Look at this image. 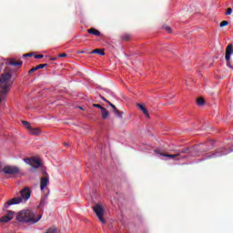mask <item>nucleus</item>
I'll use <instances>...</instances> for the list:
<instances>
[{"label":"nucleus","instance_id":"nucleus-5","mask_svg":"<svg viewBox=\"0 0 233 233\" xmlns=\"http://www.w3.org/2000/svg\"><path fill=\"white\" fill-rule=\"evenodd\" d=\"M93 211L95 212L96 216L98 218L100 223H103L105 225L106 223V220L103 216H105V208L101 206V204H96L93 207Z\"/></svg>","mask_w":233,"mask_h":233},{"label":"nucleus","instance_id":"nucleus-11","mask_svg":"<svg viewBox=\"0 0 233 233\" xmlns=\"http://www.w3.org/2000/svg\"><path fill=\"white\" fill-rule=\"evenodd\" d=\"M137 106H138V108L141 110V112H143L146 117H150V115L148 114V109H147V107L143 104H137Z\"/></svg>","mask_w":233,"mask_h":233},{"label":"nucleus","instance_id":"nucleus-10","mask_svg":"<svg viewBox=\"0 0 233 233\" xmlns=\"http://www.w3.org/2000/svg\"><path fill=\"white\" fill-rule=\"evenodd\" d=\"M200 145H204L205 147H219L221 145L218 140L208 139V141L201 143Z\"/></svg>","mask_w":233,"mask_h":233},{"label":"nucleus","instance_id":"nucleus-9","mask_svg":"<svg viewBox=\"0 0 233 233\" xmlns=\"http://www.w3.org/2000/svg\"><path fill=\"white\" fill-rule=\"evenodd\" d=\"M6 65H10V66H17L18 68H21V66H23V61H17L15 59H9L6 62Z\"/></svg>","mask_w":233,"mask_h":233},{"label":"nucleus","instance_id":"nucleus-29","mask_svg":"<svg viewBox=\"0 0 233 233\" xmlns=\"http://www.w3.org/2000/svg\"><path fill=\"white\" fill-rule=\"evenodd\" d=\"M37 70V67H32L29 71L28 74H32Z\"/></svg>","mask_w":233,"mask_h":233},{"label":"nucleus","instance_id":"nucleus-17","mask_svg":"<svg viewBox=\"0 0 233 233\" xmlns=\"http://www.w3.org/2000/svg\"><path fill=\"white\" fill-rule=\"evenodd\" d=\"M101 114H102V119H106V117H108V111L106 110V108L102 107L101 109Z\"/></svg>","mask_w":233,"mask_h":233},{"label":"nucleus","instance_id":"nucleus-7","mask_svg":"<svg viewBox=\"0 0 233 233\" xmlns=\"http://www.w3.org/2000/svg\"><path fill=\"white\" fill-rule=\"evenodd\" d=\"M3 172L9 174L10 176H14L15 174H19V167L15 166H5L3 168Z\"/></svg>","mask_w":233,"mask_h":233},{"label":"nucleus","instance_id":"nucleus-27","mask_svg":"<svg viewBox=\"0 0 233 233\" xmlns=\"http://www.w3.org/2000/svg\"><path fill=\"white\" fill-rule=\"evenodd\" d=\"M93 107L94 108H99L100 110H102V108H104L101 105L99 104H93Z\"/></svg>","mask_w":233,"mask_h":233},{"label":"nucleus","instance_id":"nucleus-28","mask_svg":"<svg viewBox=\"0 0 233 233\" xmlns=\"http://www.w3.org/2000/svg\"><path fill=\"white\" fill-rule=\"evenodd\" d=\"M43 57H45V56H43V55L35 56V59H43Z\"/></svg>","mask_w":233,"mask_h":233},{"label":"nucleus","instance_id":"nucleus-14","mask_svg":"<svg viewBox=\"0 0 233 233\" xmlns=\"http://www.w3.org/2000/svg\"><path fill=\"white\" fill-rule=\"evenodd\" d=\"M111 108H113V112L116 116V117H123V115H121V112L117 110V107H116L115 105H111Z\"/></svg>","mask_w":233,"mask_h":233},{"label":"nucleus","instance_id":"nucleus-15","mask_svg":"<svg viewBox=\"0 0 233 233\" xmlns=\"http://www.w3.org/2000/svg\"><path fill=\"white\" fill-rule=\"evenodd\" d=\"M48 199L47 195H45L44 198H42L40 204L38 206V208H43L44 206L46 205V200Z\"/></svg>","mask_w":233,"mask_h":233},{"label":"nucleus","instance_id":"nucleus-4","mask_svg":"<svg viewBox=\"0 0 233 233\" xmlns=\"http://www.w3.org/2000/svg\"><path fill=\"white\" fill-rule=\"evenodd\" d=\"M225 59L227 61V66L228 68H231L233 70V43L228 45L226 47V56Z\"/></svg>","mask_w":233,"mask_h":233},{"label":"nucleus","instance_id":"nucleus-18","mask_svg":"<svg viewBox=\"0 0 233 233\" xmlns=\"http://www.w3.org/2000/svg\"><path fill=\"white\" fill-rule=\"evenodd\" d=\"M160 156H163L164 157H170L171 159H174V157H177V154L175 155H170V154H167V153H162L160 154Z\"/></svg>","mask_w":233,"mask_h":233},{"label":"nucleus","instance_id":"nucleus-33","mask_svg":"<svg viewBox=\"0 0 233 233\" xmlns=\"http://www.w3.org/2000/svg\"><path fill=\"white\" fill-rule=\"evenodd\" d=\"M106 103H107V105H109V106H112V105H114V104H112L110 101H106Z\"/></svg>","mask_w":233,"mask_h":233},{"label":"nucleus","instance_id":"nucleus-3","mask_svg":"<svg viewBox=\"0 0 233 233\" xmlns=\"http://www.w3.org/2000/svg\"><path fill=\"white\" fill-rule=\"evenodd\" d=\"M16 219L21 223H30L31 225H34L41 219V216L35 218V215L34 214V212H32V210L25 209L17 214Z\"/></svg>","mask_w":233,"mask_h":233},{"label":"nucleus","instance_id":"nucleus-6","mask_svg":"<svg viewBox=\"0 0 233 233\" xmlns=\"http://www.w3.org/2000/svg\"><path fill=\"white\" fill-rule=\"evenodd\" d=\"M25 163H26L27 165H30L31 167V172H36L37 168H39V167H41V161H39V159L35 158V157H27L24 159Z\"/></svg>","mask_w":233,"mask_h":233},{"label":"nucleus","instance_id":"nucleus-19","mask_svg":"<svg viewBox=\"0 0 233 233\" xmlns=\"http://www.w3.org/2000/svg\"><path fill=\"white\" fill-rule=\"evenodd\" d=\"M130 37H131L130 34H124L121 35L122 41H130Z\"/></svg>","mask_w":233,"mask_h":233},{"label":"nucleus","instance_id":"nucleus-37","mask_svg":"<svg viewBox=\"0 0 233 233\" xmlns=\"http://www.w3.org/2000/svg\"><path fill=\"white\" fill-rule=\"evenodd\" d=\"M80 110H83V107L79 106Z\"/></svg>","mask_w":233,"mask_h":233},{"label":"nucleus","instance_id":"nucleus-36","mask_svg":"<svg viewBox=\"0 0 233 233\" xmlns=\"http://www.w3.org/2000/svg\"><path fill=\"white\" fill-rule=\"evenodd\" d=\"M51 61H56V58H51Z\"/></svg>","mask_w":233,"mask_h":233},{"label":"nucleus","instance_id":"nucleus-35","mask_svg":"<svg viewBox=\"0 0 233 233\" xmlns=\"http://www.w3.org/2000/svg\"><path fill=\"white\" fill-rule=\"evenodd\" d=\"M78 54H85V51H78Z\"/></svg>","mask_w":233,"mask_h":233},{"label":"nucleus","instance_id":"nucleus-30","mask_svg":"<svg viewBox=\"0 0 233 233\" xmlns=\"http://www.w3.org/2000/svg\"><path fill=\"white\" fill-rule=\"evenodd\" d=\"M32 56H34V54L28 53V54H25L24 57H32Z\"/></svg>","mask_w":233,"mask_h":233},{"label":"nucleus","instance_id":"nucleus-23","mask_svg":"<svg viewBox=\"0 0 233 233\" xmlns=\"http://www.w3.org/2000/svg\"><path fill=\"white\" fill-rule=\"evenodd\" d=\"M224 26H228V21L224 20L220 23V28H223Z\"/></svg>","mask_w":233,"mask_h":233},{"label":"nucleus","instance_id":"nucleus-34","mask_svg":"<svg viewBox=\"0 0 233 233\" xmlns=\"http://www.w3.org/2000/svg\"><path fill=\"white\" fill-rule=\"evenodd\" d=\"M65 147H68L70 144L68 142H65Z\"/></svg>","mask_w":233,"mask_h":233},{"label":"nucleus","instance_id":"nucleus-1","mask_svg":"<svg viewBox=\"0 0 233 233\" xmlns=\"http://www.w3.org/2000/svg\"><path fill=\"white\" fill-rule=\"evenodd\" d=\"M31 194L32 191H30V188L25 187L20 191L21 197L14 198L5 202L3 207V211L6 212V215L0 218V223H8V221H12V219H14V211L6 210L8 207H11V205H19V203H23V201H28V199H30Z\"/></svg>","mask_w":233,"mask_h":233},{"label":"nucleus","instance_id":"nucleus-32","mask_svg":"<svg viewBox=\"0 0 233 233\" xmlns=\"http://www.w3.org/2000/svg\"><path fill=\"white\" fill-rule=\"evenodd\" d=\"M101 99H103V101H105L106 103V101H108L106 98H105V96H100Z\"/></svg>","mask_w":233,"mask_h":233},{"label":"nucleus","instance_id":"nucleus-8","mask_svg":"<svg viewBox=\"0 0 233 233\" xmlns=\"http://www.w3.org/2000/svg\"><path fill=\"white\" fill-rule=\"evenodd\" d=\"M42 173L45 177H42L40 179V188L45 190V187L48 185V173L45 169L42 170Z\"/></svg>","mask_w":233,"mask_h":233},{"label":"nucleus","instance_id":"nucleus-20","mask_svg":"<svg viewBox=\"0 0 233 233\" xmlns=\"http://www.w3.org/2000/svg\"><path fill=\"white\" fill-rule=\"evenodd\" d=\"M197 104L198 105V106H203V105H205V99L202 97L198 98Z\"/></svg>","mask_w":233,"mask_h":233},{"label":"nucleus","instance_id":"nucleus-2","mask_svg":"<svg viewBox=\"0 0 233 233\" xmlns=\"http://www.w3.org/2000/svg\"><path fill=\"white\" fill-rule=\"evenodd\" d=\"M12 71L7 66L5 68L4 73L0 76V103L6 97L12 86Z\"/></svg>","mask_w":233,"mask_h":233},{"label":"nucleus","instance_id":"nucleus-26","mask_svg":"<svg viewBox=\"0 0 233 233\" xmlns=\"http://www.w3.org/2000/svg\"><path fill=\"white\" fill-rule=\"evenodd\" d=\"M232 15V8L228 7L226 12V15Z\"/></svg>","mask_w":233,"mask_h":233},{"label":"nucleus","instance_id":"nucleus-24","mask_svg":"<svg viewBox=\"0 0 233 233\" xmlns=\"http://www.w3.org/2000/svg\"><path fill=\"white\" fill-rule=\"evenodd\" d=\"M164 30L167 31L168 34H172V28L168 25H164L163 26Z\"/></svg>","mask_w":233,"mask_h":233},{"label":"nucleus","instance_id":"nucleus-16","mask_svg":"<svg viewBox=\"0 0 233 233\" xmlns=\"http://www.w3.org/2000/svg\"><path fill=\"white\" fill-rule=\"evenodd\" d=\"M90 54H99V56H105V50L96 48L91 51Z\"/></svg>","mask_w":233,"mask_h":233},{"label":"nucleus","instance_id":"nucleus-31","mask_svg":"<svg viewBox=\"0 0 233 233\" xmlns=\"http://www.w3.org/2000/svg\"><path fill=\"white\" fill-rule=\"evenodd\" d=\"M58 57H66V54H65V53L60 54V55H58Z\"/></svg>","mask_w":233,"mask_h":233},{"label":"nucleus","instance_id":"nucleus-25","mask_svg":"<svg viewBox=\"0 0 233 233\" xmlns=\"http://www.w3.org/2000/svg\"><path fill=\"white\" fill-rule=\"evenodd\" d=\"M45 66H48V64H40L38 66H36V70H39L41 68H45Z\"/></svg>","mask_w":233,"mask_h":233},{"label":"nucleus","instance_id":"nucleus-22","mask_svg":"<svg viewBox=\"0 0 233 233\" xmlns=\"http://www.w3.org/2000/svg\"><path fill=\"white\" fill-rule=\"evenodd\" d=\"M45 233H57V228H49Z\"/></svg>","mask_w":233,"mask_h":233},{"label":"nucleus","instance_id":"nucleus-21","mask_svg":"<svg viewBox=\"0 0 233 233\" xmlns=\"http://www.w3.org/2000/svg\"><path fill=\"white\" fill-rule=\"evenodd\" d=\"M22 124L24 125V127H25V128H27L28 130H30L32 128V127L30 126V122L28 121H22Z\"/></svg>","mask_w":233,"mask_h":233},{"label":"nucleus","instance_id":"nucleus-12","mask_svg":"<svg viewBox=\"0 0 233 233\" xmlns=\"http://www.w3.org/2000/svg\"><path fill=\"white\" fill-rule=\"evenodd\" d=\"M87 33L91 35H96V37L101 35V32L94 27L87 29Z\"/></svg>","mask_w":233,"mask_h":233},{"label":"nucleus","instance_id":"nucleus-13","mask_svg":"<svg viewBox=\"0 0 233 233\" xmlns=\"http://www.w3.org/2000/svg\"><path fill=\"white\" fill-rule=\"evenodd\" d=\"M30 134H32V136H39L41 134V129L39 128H30L29 129Z\"/></svg>","mask_w":233,"mask_h":233}]
</instances>
